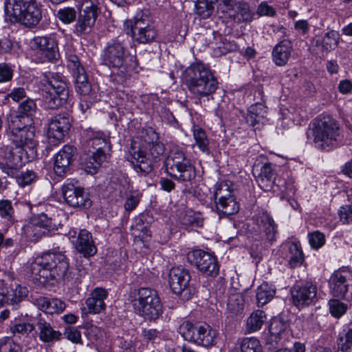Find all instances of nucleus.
I'll return each mask as SVG.
<instances>
[{
    "label": "nucleus",
    "instance_id": "9",
    "mask_svg": "<svg viewBox=\"0 0 352 352\" xmlns=\"http://www.w3.org/2000/svg\"><path fill=\"white\" fill-rule=\"evenodd\" d=\"M8 125L12 142L16 148L24 150L28 155L27 160L33 159L36 153L34 128L30 125L22 126L19 116L11 117Z\"/></svg>",
    "mask_w": 352,
    "mask_h": 352
},
{
    "label": "nucleus",
    "instance_id": "14",
    "mask_svg": "<svg viewBox=\"0 0 352 352\" xmlns=\"http://www.w3.org/2000/svg\"><path fill=\"white\" fill-rule=\"evenodd\" d=\"M191 276L188 270L182 266L173 267L169 272L168 284L173 292L184 300L190 299L195 289L190 285Z\"/></svg>",
    "mask_w": 352,
    "mask_h": 352
},
{
    "label": "nucleus",
    "instance_id": "47",
    "mask_svg": "<svg viewBox=\"0 0 352 352\" xmlns=\"http://www.w3.org/2000/svg\"><path fill=\"white\" fill-rule=\"evenodd\" d=\"M194 139L196 145L203 152H209V140L205 131L201 128H195L193 131Z\"/></svg>",
    "mask_w": 352,
    "mask_h": 352
},
{
    "label": "nucleus",
    "instance_id": "23",
    "mask_svg": "<svg viewBox=\"0 0 352 352\" xmlns=\"http://www.w3.org/2000/svg\"><path fill=\"white\" fill-rule=\"evenodd\" d=\"M76 148L70 145H65L54 157V170L55 174L63 177L69 170V165L73 160Z\"/></svg>",
    "mask_w": 352,
    "mask_h": 352
},
{
    "label": "nucleus",
    "instance_id": "11",
    "mask_svg": "<svg viewBox=\"0 0 352 352\" xmlns=\"http://www.w3.org/2000/svg\"><path fill=\"white\" fill-rule=\"evenodd\" d=\"M127 34L139 43H148L157 37V32L151 17L142 11L138 12L133 21L127 22Z\"/></svg>",
    "mask_w": 352,
    "mask_h": 352
},
{
    "label": "nucleus",
    "instance_id": "27",
    "mask_svg": "<svg viewBox=\"0 0 352 352\" xmlns=\"http://www.w3.org/2000/svg\"><path fill=\"white\" fill-rule=\"evenodd\" d=\"M254 221L259 231L263 233L261 238H265L269 241H273L276 234V225L273 219L265 212H258Z\"/></svg>",
    "mask_w": 352,
    "mask_h": 352
},
{
    "label": "nucleus",
    "instance_id": "24",
    "mask_svg": "<svg viewBox=\"0 0 352 352\" xmlns=\"http://www.w3.org/2000/svg\"><path fill=\"white\" fill-rule=\"evenodd\" d=\"M31 48L34 50H38L45 54L49 60L56 59L57 52V43L50 36H36L30 41Z\"/></svg>",
    "mask_w": 352,
    "mask_h": 352
},
{
    "label": "nucleus",
    "instance_id": "50",
    "mask_svg": "<svg viewBox=\"0 0 352 352\" xmlns=\"http://www.w3.org/2000/svg\"><path fill=\"white\" fill-rule=\"evenodd\" d=\"M14 210L12 207V202L8 199H2L0 201V217L7 219L13 223Z\"/></svg>",
    "mask_w": 352,
    "mask_h": 352
},
{
    "label": "nucleus",
    "instance_id": "25",
    "mask_svg": "<svg viewBox=\"0 0 352 352\" xmlns=\"http://www.w3.org/2000/svg\"><path fill=\"white\" fill-rule=\"evenodd\" d=\"M32 302L38 309L47 314H58L63 312L66 307L65 302L56 298H48L38 296L33 298Z\"/></svg>",
    "mask_w": 352,
    "mask_h": 352
},
{
    "label": "nucleus",
    "instance_id": "60",
    "mask_svg": "<svg viewBox=\"0 0 352 352\" xmlns=\"http://www.w3.org/2000/svg\"><path fill=\"white\" fill-rule=\"evenodd\" d=\"M281 190V198L284 199L286 197H293L296 193V188L294 185L292 179H289L285 183L283 189Z\"/></svg>",
    "mask_w": 352,
    "mask_h": 352
},
{
    "label": "nucleus",
    "instance_id": "19",
    "mask_svg": "<svg viewBox=\"0 0 352 352\" xmlns=\"http://www.w3.org/2000/svg\"><path fill=\"white\" fill-rule=\"evenodd\" d=\"M62 195L66 204L74 208H87L91 201L85 193L84 188L72 182L62 186Z\"/></svg>",
    "mask_w": 352,
    "mask_h": 352
},
{
    "label": "nucleus",
    "instance_id": "64",
    "mask_svg": "<svg viewBox=\"0 0 352 352\" xmlns=\"http://www.w3.org/2000/svg\"><path fill=\"white\" fill-rule=\"evenodd\" d=\"M340 220L344 223H349L352 221V210L349 207H341L339 210Z\"/></svg>",
    "mask_w": 352,
    "mask_h": 352
},
{
    "label": "nucleus",
    "instance_id": "45",
    "mask_svg": "<svg viewBox=\"0 0 352 352\" xmlns=\"http://www.w3.org/2000/svg\"><path fill=\"white\" fill-rule=\"evenodd\" d=\"M241 352H263L260 341L255 338H245L241 343Z\"/></svg>",
    "mask_w": 352,
    "mask_h": 352
},
{
    "label": "nucleus",
    "instance_id": "51",
    "mask_svg": "<svg viewBox=\"0 0 352 352\" xmlns=\"http://www.w3.org/2000/svg\"><path fill=\"white\" fill-rule=\"evenodd\" d=\"M330 313L335 318H340L345 314L347 305L338 300L332 299L329 301Z\"/></svg>",
    "mask_w": 352,
    "mask_h": 352
},
{
    "label": "nucleus",
    "instance_id": "12",
    "mask_svg": "<svg viewBox=\"0 0 352 352\" xmlns=\"http://www.w3.org/2000/svg\"><path fill=\"white\" fill-rule=\"evenodd\" d=\"M147 148L149 150V155L153 158H157L162 155L164 151V145L159 141L147 144ZM129 153L131 156V162L138 173L147 174L152 170V162L148 156V154L135 146H132Z\"/></svg>",
    "mask_w": 352,
    "mask_h": 352
},
{
    "label": "nucleus",
    "instance_id": "35",
    "mask_svg": "<svg viewBox=\"0 0 352 352\" xmlns=\"http://www.w3.org/2000/svg\"><path fill=\"white\" fill-rule=\"evenodd\" d=\"M216 209L219 214L232 215L238 212L239 205L233 196H229L219 199L216 201Z\"/></svg>",
    "mask_w": 352,
    "mask_h": 352
},
{
    "label": "nucleus",
    "instance_id": "63",
    "mask_svg": "<svg viewBox=\"0 0 352 352\" xmlns=\"http://www.w3.org/2000/svg\"><path fill=\"white\" fill-rule=\"evenodd\" d=\"M157 133L152 129L148 128L145 130L144 140L146 144H151L158 141Z\"/></svg>",
    "mask_w": 352,
    "mask_h": 352
},
{
    "label": "nucleus",
    "instance_id": "8",
    "mask_svg": "<svg viewBox=\"0 0 352 352\" xmlns=\"http://www.w3.org/2000/svg\"><path fill=\"white\" fill-rule=\"evenodd\" d=\"M164 165L167 173L180 182H191L196 177L195 166L184 152L177 147L169 151Z\"/></svg>",
    "mask_w": 352,
    "mask_h": 352
},
{
    "label": "nucleus",
    "instance_id": "58",
    "mask_svg": "<svg viewBox=\"0 0 352 352\" xmlns=\"http://www.w3.org/2000/svg\"><path fill=\"white\" fill-rule=\"evenodd\" d=\"M64 335L74 343H82L80 332L76 327H69L66 328Z\"/></svg>",
    "mask_w": 352,
    "mask_h": 352
},
{
    "label": "nucleus",
    "instance_id": "26",
    "mask_svg": "<svg viewBox=\"0 0 352 352\" xmlns=\"http://www.w3.org/2000/svg\"><path fill=\"white\" fill-rule=\"evenodd\" d=\"M72 242L78 252L82 254L85 257L93 256L97 252L91 234L86 230H80L77 238Z\"/></svg>",
    "mask_w": 352,
    "mask_h": 352
},
{
    "label": "nucleus",
    "instance_id": "3",
    "mask_svg": "<svg viewBox=\"0 0 352 352\" xmlns=\"http://www.w3.org/2000/svg\"><path fill=\"white\" fill-rule=\"evenodd\" d=\"M128 300L134 312L145 320L155 321L162 314V305L158 294L149 287L131 290Z\"/></svg>",
    "mask_w": 352,
    "mask_h": 352
},
{
    "label": "nucleus",
    "instance_id": "52",
    "mask_svg": "<svg viewBox=\"0 0 352 352\" xmlns=\"http://www.w3.org/2000/svg\"><path fill=\"white\" fill-rule=\"evenodd\" d=\"M0 352H21V347L10 337L0 339Z\"/></svg>",
    "mask_w": 352,
    "mask_h": 352
},
{
    "label": "nucleus",
    "instance_id": "29",
    "mask_svg": "<svg viewBox=\"0 0 352 352\" xmlns=\"http://www.w3.org/2000/svg\"><path fill=\"white\" fill-rule=\"evenodd\" d=\"M36 326L38 331V337L43 342H52L59 340L61 333L55 330L51 323L39 315L36 318Z\"/></svg>",
    "mask_w": 352,
    "mask_h": 352
},
{
    "label": "nucleus",
    "instance_id": "31",
    "mask_svg": "<svg viewBox=\"0 0 352 352\" xmlns=\"http://www.w3.org/2000/svg\"><path fill=\"white\" fill-rule=\"evenodd\" d=\"M267 108L261 102H256L251 105L246 116L247 122L254 127L259 129L261 125L264 124L266 121Z\"/></svg>",
    "mask_w": 352,
    "mask_h": 352
},
{
    "label": "nucleus",
    "instance_id": "7",
    "mask_svg": "<svg viewBox=\"0 0 352 352\" xmlns=\"http://www.w3.org/2000/svg\"><path fill=\"white\" fill-rule=\"evenodd\" d=\"M87 148L88 155L84 162V168L93 175L107 158L111 148L109 138L102 132H93L92 136L87 141Z\"/></svg>",
    "mask_w": 352,
    "mask_h": 352
},
{
    "label": "nucleus",
    "instance_id": "21",
    "mask_svg": "<svg viewBox=\"0 0 352 352\" xmlns=\"http://www.w3.org/2000/svg\"><path fill=\"white\" fill-rule=\"evenodd\" d=\"M329 287L333 296L344 298L352 287V271L343 269L334 272L329 279Z\"/></svg>",
    "mask_w": 352,
    "mask_h": 352
},
{
    "label": "nucleus",
    "instance_id": "43",
    "mask_svg": "<svg viewBox=\"0 0 352 352\" xmlns=\"http://www.w3.org/2000/svg\"><path fill=\"white\" fill-rule=\"evenodd\" d=\"M215 3L216 0H197L195 3L196 13L203 18L209 17Z\"/></svg>",
    "mask_w": 352,
    "mask_h": 352
},
{
    "label": "nucleus",
    "instance_id": "38",
    "mask_svg": "<svg viewBox=\"0 0 352 352\" xmlns=\"http://www.w3.org/2000/svg\"><path fill=\"white\" fill-rule=\"evenodd\" d=\"M275 294V289L267 283H263L256 289V301L258 306H263L270 302Z\"/></svg>",
    "mask_w": 352,
    "mask_h": 352
},
{
    "label": "nucleus",
    "instance_id": "39",
    "mask_svg": "<svg viewBox=\"0 0 352 352\" xmlns=\"http://www.w3.org/2000/svg\"><path fill=\"white\" fill-rule=\"evenodd\" d=\"M217 332L208 324L204 323L197 345L209 347L215 344Z\"/></svg>",
    "mask_w": 352,
    "mask_h": 352
},
{
    "label": "nucleus",
    "instance_id": "36",
    "mask_svg": "<svg viewBox=\"0 0 352 352\" xmlns=\"http://www.w3.org/2000/svg\"><path fill=\"white\" fill-rule=\"evenodd\" d=\"M266 314L263 310L257 309L254 311L247 318V330L250 333L260 330L266 322Z\"/></svg>",
    "mask_w": 352,
    "mask_h": 352
},
{
    "label": "nucleus",
    "instance_id": "41",
    "mask_svg": "<svg viewBox=\"0 0 352 352\" xmlns=\"http://www.w3.org/2000/svg\"><path fill=\"white\" fill-rule=\"evenodd\" d=\"M29 291L25 286L20 285H12L8 288V297L11 305L15 306L22 301L28 294Z\"/></svg>",
    "mask_w": 352,
    "mask_h": 352
},
{
    "label": "nucleus",
    "instance_id": "22",
    "mask_svg": "<svg viewBox=\"0 0 352 352\" xmlns=\"http://www.w3.org/2000/svg\"><path fill=\"white\" fill-rule=\"evenodd\" d=\"M292 295L295 306H309L317 300V287L312 283H306L302 286L294 287Z\"/></svg>",
    "mask_w": 352,
    "mask_h": 352
},
{
    "label": "nucleus",
    "instance_id": "32",
    "mask_svg": "<svg viewBox=\"0 0 352 352\" xmlns=\"http://www.w3.org/2000/svg\"><path fill=\"white\" fill-rule=\"evenodd\" d=\"M204 323H192L188 320L184 321L179 327V333L186 341L197 344Z\"/></svg>",
    "mask_w": 352,
    "mask_h": 352
},
{
    "label": "nucleus",
    "instance_id": "2",
    "mask_svg": "<svg viewBox=\"0 0 352 352\" xmlns=\"http://www.w3.org/2000/svg\"><path fill=\"white\" fill-rule=\"evenodd\" d=\"M69 263L67 257L61 253L47 252L37 257L31 263L30 271L32 278L45 283L49 280L57 281L68 278Z\"/></svg>",
    "mask_w": 352,
    "mask_h": 352
},
{
    "label": "nucleus",
    "instance_id": "62",
    "mask_svg": "<svg viewBox=\"0 0 352 352\" xmlns=\"http://www.w3.org/2000/svg\"><path fill=\"white\" fill-rule=\"evenodd\" d=\"M142 336L144 340L154 342L157 338H160V331L156 329L144 328L142 329Z\"/></svg>",
    "mask_w": 352,
    "mask_h": 352
},
{
    "label": "nucleus",
    "instance_id": "34",
    "mask_svg": "<svg viewBox=\"0 0 352 352\" xmlns=\"http://www.w3.org/2000/svg\"><path fill=\"white\" fill-rule=\"evenodd\" d=\"M339 40V33L334 30H330L321 39L316 41V45L320 48L322 53L327 54L337 47Z\"/></svg>",
    "mask_w": 352,
    "mask_h": 352
},
{
    "label": "nucleus",
    "instance_id": "13",
    "mask_svg": "<svg viewBox=\"0 0 352 352\" xmlns=\"http://www.w3.org/2000/svg\"><path fill=\"white\" fill-rule=\"evenodd\" d=\"M100 12L97 0H82L79 8L74 32L78 35L89 34Z\"/></svg>",
    "mask_w": 352,
    "mask_h": 352
},
{
    "label": "nucleus",
    "instance_id": "10",
    "mask_svg": "<svg viewBox=\"0 0 352 352\" xmlns=\"http://www.w3.org/2000/svg\"><path fill=\"white\" fill-rule=\"evenodd\" d=\"M68 60L69 67L72 69L76 90L81 96L80 105L82 110L85 111L83 102H85L86 109H88L91 104L99 100V96L96 88L93 87L89 82L87 73L81 65L78 57L70 55Z\"/></svg>",
    "mask_w": 352,
    "mask_h": 352
},
{
    "label": "nucleus",
    "instance_id": "61",
    "mask_svg": "<svg viewBox=\"0 0 352 352\" xmlns=\"http://www.w3.org/2000/svg\"><path fill=\"white\" fill-rule=\"evenodd\" d=\"M85 334L91 341L97 340L102 336L101 329L96 325L88 324L86 327Z\"/></svg>",
    "mask_w": 352,
    "mask_h": 352
},
{
    "label": "nucleus",
    "instance_id": "42",
    "mask_svg": "<svg viewBox=\"0 0 352 352\" xmlns=\"http://www.w3.org/2000/svg\"><path fill=\"white\" fill-rule=\"evenodd\" d=\"M34 329V326L32 324L26 322L15 324L10 327L12 337L19 339L26 338Z\"/></svg>",
    "mask_w": 352,
    "mask_h": 352
},
{
    "label": "nucleus",
    "instance_id": "57",
    "mask_svg": "<svg viewBox=\"0 0 352 352\" xmlns=\"http://www.w3.org/2000/svg\"><path fill=\"white\" fill-rule=\"evenodd\" d=\"M140 194L138 191L131 192L127 197L124 204V209L131 212L134 210L140 202Z\"/></svg>",
    "mask_w": 352,
    "mask_h": 352
},
{
    "label": "nucleus",
    "instance_id": "37",
    "mask_svg": "<svg viewBox=\"0 0 352 352\" xmlns=\"http://www.w3.org/2000/svg\"><path fill=\"white\" fill-rule=\"evenodd\" d=\"M244 309V299L240 293L231 294L228 296L227 310L232 315L241 314Z\"/></svg>",
    "mask_w": 352,
    "mask_h": 352
},
{
    "label": "nucleus",
    "instance_id": "59",
    "mask_svg": "<svg viewBox=\"0 0 352 352\" xmlns=\"http://www.w3.org/2000/svg\"><path fill=\"white\" fill-rule=\"evenodd\" d=\"M13 76L11 67L6 63H0V82L10 81Z\"/></svg>",
    "mask_w": 352,
    "mask_h": 352
},
{
    "label": "nucleus",
    "instance_id": "15",
    "mask_svg": "<svg viewBox=\"0 0 352 352\" xmlns=\"http://www.w3.org/2000/svg\"><path fill=\"white\" fill-rule=\"evenodd\" d=\"M47 84L48 91L45 99L47 107L55 109L64 105L69 98L66 83L59 76H52Z\"/></svg>",
    "mask_w": 352,
    "mask_h": 352
},
{
    "label": "nucleus",
    "instance_id": "16",
    "mask_svg": "<svg viewBox=\"0 0 352 352\" xmlns=\"http://www.w3.org/2000/svg\"><path fill=\"white\" fill-rule=\"evenodd\" d=\"M187 259L207 276L214 277L219 274V266L217 258L207 252L200 249L193 250L187 254Z\"/></svg>",
    "mask_w": 352,
    "mask_h": 352
},
{
    "label": "nucleus",
    "instance_id": "54",
    "mask_svg": "<svg viewBox=\"0 0 352 352\" xmlns=\"http://www.w3.org/2000/svg\"><path fill=\"white\" fill-rule=\"evenodd\" d=\"M56 16L63 23L69 24L75 20L76 12L73 8H65L59 10Z\"/></svg>",
    "mask_w": 352,
    "mask_h": 352
},
{
    "label": "nucleus",
    "instance_id": "6",
    "mask_svg": "<svg viewBox=\"0 0 352 352\" xmlns=\"http://www.w3.org/2000/svg\"><path fill=\"white\" fill-rule=\"evenodd\" d=\"M126 50L123 43L118 39L108 42L103 50L102 62L109 67L118 69L117 72H112L110 80L116 86H124L130 75L128 74L124 63Z\"/></svg>",
    "mask_w": 352,
    "mask_h": 352
},
{
    "label": "nucleus",
    "instance_id": "18",
    "mask_svg": "<svg viewBox=\"0 0 352 352\" xmlns=\"http://www.w3.org/2000/svg\"><path fill=\"white\" fill-rule=\"evenodd\" d=\"M53 228L52 220L44 213L34 215L23 227L26 237L31 241L36 242L48 234Z\"/></svg>",
    "mask_w": 352,
    "mask_h": 352
},
{
    "label": "nucleus",
    "instance_id": "55",
    "mask_svg": "<svg viewBox=\"0 0 352 352\" xmlns=\"http://www.w3.org/2000/svg\"><path fill=\"white\" fill-rule=\"evenodd\" d=\"M286 329V324L279 318H274L272 320L269 331L271 336L278 338Z\"/></svg>",
    "mask_w": 352,
    "mask_h": 352
},
{
    "label": "nucleus",
    "instance_id": "33",
    "mask_svg": "<svg viewBox=\"0 0 352 352\" xmlns=\"http://www.w3.org/2000/svg\"><path fill=\"white\" fill-rule=\"evenodd\" d=\"M292 44L288 40L279 42L273 49L272 60L278 66L285 65L291 56Z\"/></svg>",
    "mask_w": 352,
    "mask_h": 352
},
{
    "label": "nucleus",
    "instance_id": "44",
    "mask_svg": "<svg viewBox=\"0 0 352 352\" xmlns=\"http://www.w3.org/2000/svg\"><path fill=\"white\" fill-rule=\"evenodd\" d=\"M338 352H350L352 346V324L348 328L344 336H340L337 340Z\"/></svg>",
    "mask_w": 352,
    "mask_h": 352
},
{
    "label": "nucleus",
    "instance_id": "48",
    "mask_svg": "<svg viewBox=\"0 0 352 352\" xmlns=\"http://www.w3.org/2000/svg\"><path fill=\"white\" fill-rule=\"evenodd\" d=\"M230 182L221 181L217 182L214 188V197L215 199H222L231 195Z\"/></svg>",
    "mask_w": 352,
    "mask_h": 352
},
{
    "label": "nucleus",
    "instance_id": "1",
    "mask_svg": "<svg viewBox=\"0 0 352 352\" xmlns=\"http://www.w3.org/2000/svg\"><path fill=\"white\" fill-rule=\"evenodd\" d=\"M182 81L197 98H212L218 88V81L210 69L201 63L191 64L182 74Z\"/></svg>",
    "mask_w": 352,
    "mask_h": 352
},
{
    "label": "nucleus",
    "instance_id": "46",
    "mask_svg": "<svg viewBox=\"0 0 352 352\" xmlns=\"http://www.w3.org/2000/svg\"><path fill=\"white\" fill-rule=\"evenodd\" d=\"M36 104L34 100L28 98L20 104L18 108V113L20 119L24 116L31 117L36 111Z\"/></svg>",
    "mask_w": 352,
    "mask_h": 352
},
{
    "label": "nucleus",
    "instance_id": "49",
    "mask_svg": "<svg viewBox=\"0 0 352 352\" xmlns=\"http://www.w3.org/2000/svg\"><path fill=\"white\" fill-rule=\"evenodd\" d=\"M290 257L289 265L291 267H296L300 266L303 262L302 251L297 244H292L289 247Z\"/></svg>",
    "mask_w": 352,
    "mask_h": 352
},
{
    "label": "nucleus",
    "instance_id": "40",
    "mask_svg": "<svg viewBox=\"0 0 352 352\" xmlns=\"http://www.w3.org/2000/svg\"><path fill=\"white\" fill-rule=\"evenodd\" d=\"M180 221L186 226L200 228L203 226L204 218L201 213L187 210L181 216Z\"/></svg>",
    "mask_w": 352,
    "mask_h": 352
},
{
    "label": "nucleus",
    "instance_id": "17",
    "mask_svg": "<svg viewBox=\"0 0 352 352\" xmlns=\"http://www.w3.org/2000/svg\"><path fill=\"white\" fill-rule=\"evenodd\" d=\"M23 149H10L8 147L0 148V167L8 176H16L25 162L23 160Z\"/></svg>",
    "mask_w": 352,
    "mask_h": 352
},
{
    "label": "nucleus",
    "instance_id": "28",
    "mask_svg": "<svg viewBox=\"0 0 352 352\" xmlns=\"http://www.w3.org/2000/svg\"><path fill=\"white\" fill-rule=\"evenodd\" d=\"M108 292L103 288L97 287L90 294L86 300V305L89 314H99L104 310L106 305L104 300L107 298Z\"/></svg>",
    "mask_w": 352,
    "mask_h": 352
},
{
    "label": "nucleus",
    "instance_id": "4",
    "mask_svg": "<svg viewBox=\"0 0 352 352\" xmlns=\"http://www.w3.org/2000/svg\"><path fill=\"white\" fill-rule=\"evenodd\" d=\"M311 131L314 142L318 148L329 151L336 148L339 144L340 125L330 116H320L314 119Z\"/></svg>",
    "mask_w": 352,
    "mask_h": 352
},
{
    "label": "nucleus",
    "instance_id": "53",
    "mask_svg": "<svg viewBox=\"0 0 352 352\" xmlns=\"http://www.w3.org/2000/svg\"><path fill=\"white\" fill-rule=\"evenodd\" d=\"M16 179L17 183L21 186H25L31 184L36 177V173L32 170L21 171L19 169L17 175L11 176Z\"/></svg>",
    "mask_w": 352,
    "mask_h": 352
},
{
    "label": "nucleus",
    "instance_id": "20",
    "mask_svg": "<svg viewBox=\"0 0 352 352\" xmlns=\"http://www.w3.org/2000/svg\"><path fill=\"white\" fill-rule=\"evenodd\" d=\"M71 127V120L67 113H60L53 117L48 124L47 138L52 144L62 141Z\"/></svg>",
    "mask_w": 352,
    "mask_h": 352
},
{
    "label": "nucleus",
    "instance_id": "56",
    "mask_svg": "<svg viewBox=\"0 0 352 352\" xmlns=\"http://www.w3.org/2000/svg\"><path fill=\"white\" fill-rule=\"evenodd\" d=\"M309 241L313 248L319 249L324 244L325 236L322 232L316 231L309 234Z\"/></svg>",
    "mask_w": 352,
    "mask_h": 352
},
{
    "label": "nucleus",
    "instance_id": "30",
    "mask_svg": "<svg viewBox=\"0 0 352 352\" xmlns=\"http://www.w3.org/2000/svg\"><path fill=\"white\" fill-rule=\"evenodd\" d=\"M276 178L275 166L265 163L261 168V172L256 177L259 187L264 191H270L274 184Z\"/></svg>",
    "mask_w": 352,
    "mask_h": 352
},
{
    "label": "nucleus",
    "instance_id": "5",
    "mask_svg": "<svg viewBox=\"0 0 352 352\" xmlns=\"http://www.w3.org/2000/svg\"><path fill=\"white\" fill-rule=\"evenodd\" d=\"M5 12L10 21L33 28L42 19L41 8L36 0H6Z\"/></svg>",
    "mask_w": 352,
    "mask_h": 352
}]
</instances>
